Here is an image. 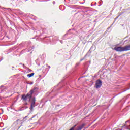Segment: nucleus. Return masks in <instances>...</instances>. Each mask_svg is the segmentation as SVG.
I'll return each mask as SVG.
<instances>
[{
  "mask_svg": "<svg viewBox=\"0 0 130 130\" xmlns=\"http://www.w3.org/2000/svg\"><path fill=\"white\" fill-rule=\"evenodd\" d=\"M119 17V15L117 16L116 19H118Z\"/></svg>",
  "mask_w": 130,
  "mask_h": 130,
  "instance_id": "15",
  "label": "nucleus"
},
{
  "mask_svg": "<svg viewBox=\"0 0 130 130\" xmlns=\"http://www.w3.org/2000/svg\"><path fill=\"white\" fill-rule=\"evenodd\" d=\"M74 128H75V127H73L71 128L70 130H74Z\"/></svg>",
  "mask_w": 130,
  "mask_h": 130,
  "instance_id": "8",
  "label": "nucleus"
},
{
  "mask_svg": "<svg viewBox=\"0 0 130 130\" xmlns=\"http://www.w3.org/2000/svg\"><path fill=\"white\" fill-rule=\"evenodd\" d=\"M46 67H47V68H49V69H50V66H48V64H46Z\"/></svg>",
  "mask_w": 130,
  "mask_h": 130,
  "instance_id": "7",
  "label": "nucleus"
},
{
  "mask_svg": "<svg viewBox=\"0 0 130 130\" xmlns=\"http://www.w3.org/2000/svg\"><path fill=\"white\" fill-rule=\"evenodd\" d=\"M53 4L54 5V4H55V2H53Z\"/></svg>",
  "mask_w": 130,
  "mask_h": 130,
  "instance_id": "14",
  "label": "nucleus"
},
{
  "mask_svg": "<svg viewBox=\"0 0 130 130\" xmlns=\"http://www.w3.org/2000/svg\"><path fill=\"white\" fill-rule=\"evenodd\" d=\"M34 74H35L34 73H31L30 74H28L27 75V77L28 78H31V77H33L34 76Z\"/></svg>",
  "mask_w": 130,
  "mask_h": 130,
  "instance_id": "6",
  "label": "nucleus"
},
{
  "mask_svg": "<svg viewBox=\"0 0 130 130\" xmlns=\"http://www.w3.org/2000/svg\"><path fill=\"white\" fill-rule=\"evenodd\" d=\"M21 99H23L24 101H27V100H29V101H30L31 103L30 108V112L33 111V108L35 107V101H36L35 98L34 97L32 98V95L30 94V93H28L26 95H23L22 96Z\"/></svg>",
  "mask_w": 130,
  "mask_h": 130,
  "instance_id": "1",
  "label": "nucleus"
},
{
  "mask_svg": "<svg viewBox=\"0 0 130 130\" xmlns=\"http://www.w3.org/2000/svg\"><path fill=\"white\" fill-rule=\"evenodd\" d=\"M16 123H17V124H23V121H22L20 119H18V120H16Z\"/></svg>",
  "mask_w": 130,
  "mask_h": 130,
  "instance_id": "5",
  "label": "nucleus"
},
{
  "mask_svg": "<svg viewBox=\"0 0 130 130\" xmlns=\"http://www.w3.org/2000/svg\"><path fill=\"white\" fill-rule=\"evenodd\" d=\"M82 60H83V59L80 60L81 61H82Z\"/></svg>",
  "mask_w": 130,
  "mask_h": 130,
  "instance_id": "20",
  "label": "nucleus"
},
{
  "mask_svg": "<svg viewBox=\"0 0 130 130\" xmlns=\"http://www.w3.org/2000/svg\"><path fill=\"white\" fill-rule=\"evenodd\" d=\"M4 87H5L4 85H1V86H0V88H4Z\"/></svg>",
  "mask_w": 130,
  "mask_h": 130,
  "instance_id": "9",
  "label": "nucleus"
},
{
  "mask_svg": "<svg viewBox=\"0 0 130 130\" xmlns=\"http://www.w3.org/2000/svg\"><path fill=\"white\" fill-rule=\"evenodd\" d=\"M29 85H33V82H31L30 83H29Z\"/></svg>",
  "mask_w": 130,
  "mask_h": 130,
  "instance_id": "11",
  "label": "nucleus"
},
{
  "mask_svg": "<svg viewBox=\"0 0 130 130\" xmlns=\"http://www.w3.org/2000/svg\"><path fill=\"white\" fill-rule=\"evenodd\" d=\"M127 129H129V130H130V128H128Z\"/></svg>",
  "mask_w": 130,
  "mask_h": 130,
  "instance_id": "19",
  "label": "nucleus"
},
{
  "mask_svg": "<svg viewBox=\"0 0 130 130\" xmlns=\"http://www.w3.org/2000/svg\"><path fill=\"white\" fill-rule=\"evenodd\" d=\"M127 122H129V123H130V121H126L125 122V123H127Z\"/></svg>",
  "mask_w": 130,
  "mask_h": 130,
  "instance_id": "10",
  "label": "nucleus"
},
{
  "mask_svg": "<svg viewBox=\"0 0 130 130\" xmlns=\"http://www.w3.org/2000/svg\"><path fill=\"white\" fill-rule=\"evenodd\" d=\"M102 86V81L100 80V79H98L96 81L95 83V87L97 89H99V88H100Z\"/></svg>",
  "mask_w": 130,
  "mask_h": 130,
  "instance_id": "3",
  "label": "nucleus"
},
{
  "mask_svg": "<svg viewBox=\"0 0 130 130\" xmlns=\"http://www.w3.org/2000/svg\"><path fill=\"white\" fill-rule=\"evenodd\" d=\"M38 91V88L35 87L32 90H31L30 91V92H29V94L31 96H32V95H33V94H35V95H36V93H37Z\"/></svg>",
  "mask_w": 130,
  "mask_h": 130,
  "instance_id": "4",
  "label": "nucleus"
},
{
  "mask_svg": "<svg viewBox=\"0 0 130 130\" xmlns=\"http://www.w3.org/2000/svg\"><path fill=\"white\" fill-rule=\"evenodd\" d=\"M129 88L126 89L125 91H126L127 90H129Z\"/></svg>",
  "mask_w": 130,
  "mask_h": 130,
  "instance_id": "16",
  "label": "nucleus"
},
{
  "mask_svg": "<svg viewBox=\"0 0 130 130\" xmlns=\"http://www.w3.org/2000/svg\"><path fill=\"white\" fill-rule=\"evenodd\" d=\"M32 118H30V120H32Z\"/></svg>",
  "mask_w": 130,
  "mask_h": 130,
  "instance_id": "18",
  "label": "nucleus"
},
{
  "mask_svg": "<svg viewBox=\"0 0 130 130\" xmlns=\"http://www.w3.org/2000/svg\"><path fill=\"white\" fill-rule=\"evenodd\" d=\"M27 117H28L27 116H26L25 118H24V119H25V118H27Z\"/></svg>",
  "mask_w": 130,
  "mask_h": 130,
  "instance_id": "12",
  "label": "nucleus"
},
{
  "mask_svg": "<svg viewBox=\"0 0 130 130\" xmlns=\"http://www.w3.org/2000/svg\"><path fill=\"white\" fill-rule=\"evenodd\" d=\"M25 104H26V105H27V103H26Z\"/></svg>",
  "mask_w": 130,
  "mask_h": 130,
  "instance_id": "22",
  "label": "nucleus"
},
{
  "mask_svg": "<svg viewBox=\"0 0 130 130\" xmlns=\"http://www.w3.org/2000/svg\"><path fill=\"white\" fill-rule=\"evenodd\" d=\"M35 116H36V115L33 116L32 117V118H34V117H35Z\"/></svg>",
  "mask_w": 130,
  "mask_h": 130,
  "instance_id": "13",
  "label": "nucleus"
},
{
  "mask_svg": "<svg viewBox=\"0 0 130 130\" xmlns=\"http://www.w3.org/2000/svg\"><path fill=\"white\" fill-rule=\"evenodd\" d=\"M114 50L118 51V52H121L122 51H127L130 50V45L126 46L125 47H115Z\"/></svg>",
  "mask_w": 130,
  "mask_h": 130,
  "instance_id": "2",
  "label": "nucleus"
},
{
  "mask_svg": "<svg viewBox=\"0 0 130 130\" xmlns=\"http://www.w3.org/2000/svg\"><path fill=\"white\" fill-rule=\"evenodd\" d=\"M126 42V41H124V42Z\"/></svg>",
  "mask_w": 130,
  "mask_h": 130,
  "instance_id": "21",
  "label": "nucleus"
},
{
  "mask_svg": "<svg viewBox=\"0 0 130 130\" xmlns=\"http://www.w3.org/2000/svg\"><path fill=\"white\" fill-rule=\"evenodd\" d=\"M61 43H62V41H60Z\"/></svg>",
  "mask_w": 130,
  "mask_h": 130,
  "instance_id": "17",
  "label": "nucleus"
}]
</instances>
